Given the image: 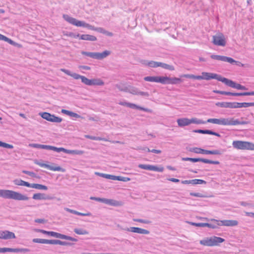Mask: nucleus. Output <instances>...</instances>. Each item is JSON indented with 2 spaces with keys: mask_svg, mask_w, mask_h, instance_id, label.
I'll return each mask as SVG.
<instances>
[{
  "mask_svg": "<svg viewBox=\"0 0 254 254\" xmlns=\"http://www.w3.org/2000/svg\"><path fill=\"white\" fill-rule=\"evenodd\" d=\"M207 123H210L223 126H236L239 125H247L250 123L249 121H240L238 119H235L234 118H220V119H209Z\"/></svg>",
  "mask_w": 254,
  "mask_h": 254,
  "instance_id": "f257e3e1",
  "label": "nucleus"
},
{
  "mask_svg": "<svg viewBox=\"0 0 254 254\" xmlns=\"http://www.w3.org/2000/svg\"><path fill=\"white\" fill-rule=\"evenodd\" d=\"M0 197L5 199H12L16 200H27L29 197L20 192L8 190L0 189Z\"/></svg>",
  "mask_w": 254,
  "mask_h": 254,
  "instance_id": "f03ea898",
  "label": "nucleus"
},
{
  "mask_svg": "<svg viewBox=\"0 0 254 254\" xmlns=\"http://www.w3.org/2000/svg\"><path fill=\"white\" fill-rule=\"evenodd\" d=\"M64 19L70 24L76 26L77 27H84L87 28L88 29L95 31L96 27L92 26L88 23H85L83 21H79L73 17H72L68 15L64 14L63 15Z\"/></svg>",
  "mask_w": 254,
  "mask_h": 254,
  "instance_id": "7ed1b4c3",
  "label": "nucleus"
},
{
  "mask_svg": "<svg viewBox=\"0 0 254 254\" xmlns=\"http://www.w3.org/2000/svg\"><path fill=\"white\" fill-rule=\"evenodd\" d=\"M225 240L222 238L213 236L210 238H206L203 240H200L199 243L203 246H217L219 243L223 242Z\"/></svg>",
  "mask_w": 254,
  "mask_h": 254,
  "instance_id": "20e7f679",
  "label": "nucleus"
},
{
  "mask_svg": "<svg viewBox=\"0 0 254 254\" xmlns=\"http://www.w3.org/2000/svg\"><path fill=\"white\" fill-rule=\"evenodd\" d=\"M81 54L88 57H89L92 59L96 60H102L110 54V52L109 51H105L102 53L98 52H87L82 51Z\"/></svg>",
  "mask_w": 254,
  "mask_h": 254,
  "instance_id": "39448f33",
  "label": "nucleus"
},
{
  "mask_svg": "<svg viewBox=\"0 0 254 254\" xmlns=\"http://www.w3.org/2000/svg\"><path fill=\"white\" fill-rule=\"evenodd\" d=\"M233 146L237 149H251L253 150L254 149V144L252 143L236 140L234 141L232 143Z\"/></svg>",
  "mask_w": 254,
  "mask_h": 254,
  "instance_id": "423d86ee",
  "label": "nucleus"
},
{
  "mask_svg": "<svg viewBox=\"0 0 254 254\" xmlns=\"http://www.w3.org/2000/svg\"><path fill=\"white\" fill-rule=\"evenodd\" d=\"M210 58L213 60H215L219 61H222L224 62H227L231 64H236L237 65H239V64H240V62L234 60L233 58L224 56L211 55L210 56Z\"/></svg>",
  "mask_w": 254,
  "mask_h": 254,
  "instance_id": "0eeeda50",
  "label": "nucleus"
},
{
  "mask_svg": "<svg viewBox=\"0 0 254 254\" xmlns=\"http://www.w3.org/2000/svg\"><path fill=\"white\" fill-rule=\"evenodd\" d=\"M213 92L217 94L222 95H225L228 96H254V91L246 92L241 93H233L231 92L220 91V90H214Z\"/></svg>",
  "mask_w": 254,
  "mask_h": 254,
  "instance_id": "6e6552de",
  "label": "nucleus"
},
{
  "mask_svg": "<svg viewBox=\"0 0 254 254\" xmlns=\"http://www.w3.org/2000/svg\"><path fill=\"white\" fill-rule=\"evenodd\" d=\"M183 161H190L192 162H202L204 163L207 164H215L218 165L220 164V162L218 161H213L204 158H189V157H184L182 158Z\"/></svg>",
  "mask_w": 254,
  "mask_h": 254,
  "instance_id": "1a4fd4ad",
  "label": "nucleus"
},
{
  "mask_svg": "<svg viewBox=\"0 0 254 254\" xmlns=\"http://www.w3.org/2000/svg\"><path fill=\"white\" fill-rule=\"evenodd\" d=\"M201 74H202V77H203V79L207 80L215 79L223 83V80L225 78V77H222L221 75L214 73L202 72Z\"/></svg>",
  "mask_w": 254,
  "mask_h": 254,
  "instance_id": "9d476101",
  "label": "nucleus"
},
{
  "mask_svg": "<svg viewBox=\"0 0 254 254\" xmlns=\"http://www.w3.org/2000/svg\"><path fill=\"white\" fill-rule=\"evenodd\" d=\"M212 221L217 222V224L218 226H235L238 224V222L235 220H218L216 219H212Z\"/></svg>",
  "mask_w": 254,
  "mask_h": 254,
  "instance_id": "9b49d317",
  "label": "nucleus"
},
{
  "mask_svg": "<svg viewBox=\"0 0 254 254\" xmlns=\"http://www.w3.org/2000/svg\"><path fill=\"white\" fill-rule=\"evenodd\" d=\"M223 83H225L226 85H227L229 87L235 88L239 90H245L247 89L246 87L245 86H243L240 84L237 83L235 82L234 81L229 79L228 78H226L225 77L224 79L223 80Z\"/></svg>",
  "mask_w": 254,
  "mask_h": 254,
  "instance_id": "f8f14e48",
  "label": "nucleus"
},
{
  "mask_svg": "<svg viewBox=\"0 0 254 254\" xmlns=\"http://www.w3.org/2000/svg\"><path fill=\"white\" fill-rule=\"evenodd\" d=\"M212 42L216 46H225L226 45V41L222 34L213 36Z\"/></svg>",
  "mask_w": 254,
  "mask_h": 254,
  "instance_id": "ddd939ff",
  "label": "nucleus"
},
{
  "mask_svg": "<svg viewBox=\"0 0 254 254\" xmlns=\"http://www.w3.org/2000/svg\"><path fill=\"white\" fill-rule=\"evenodd\" d=\"M195 153L202 154L221 155L222 154V151L218 149L208 150L198 147H196Z\"/></svg>",
  "mask_w": 254,
  "mask_h": 254,
  "instance_id": "4468645a",
  "label": "nucleus"
},
{
  "mask_svg": "<svg viewBox=\"0 0 254 254\" xmlns=\"http://www.w3.org/2000/svg\"><path fill=\"white\" fill-rule=\"evenodd\" d=\"M138 168L146 170H150L157 171L159 172H162L164 171V168L163 167H158L156 166H154L149 164H139L138 166Z\"/></svg>",
  "mask_w": 254,
  "mask_h": 254,
  "instance_id": "2eb2a0df",
  "label": "nucleus"
},
{
  "mask_svg": "<svg viewBox=\"0 0 254 254\" xmlns=\"http://www.w3.org/2000/svg\"><path fill=\"white\" fill-rule=\"evenodd\" d=\"M50 236L54 237H56L57 238L64 239V240H69V241H73V242H77V241H78L77 239H76L74 238H73L72 237L65 235L64 234H62L61 233H59L53 232V231L50 232Z\"/></svg>",
  "mask_w": 254,
  "mask_h": 254,
  "instance_id": "dca6fc26",
  "label": "nucleus"
},
{
  "mask_svg": "<svg viewBox=\"0 0 254 254\" xmlns=\"http://www.w3.org/2000/svg\"><path fill=\"white\" fill-rule=\"evenodd\" d=\"M122 229L123 230H125V231H128V232H131L136 233L138 234H141L147 235L150 233V232L147 230L138 228V227H131L130 228H122Z\"/></svg>",
  "mask_w": 254,
  "mask_h": 254,
  "instance_id": "f3484780",
  "label": "nucleus"
},
{
  "mask_svg": "<svg viewBox=\"0 0 254 254\" xmlns=\"http://www.w3.org/2000/svg\"><path fill=\"white\" fill-rule=\"evenodd\" d=\"M35 163L41 167H44V168H47L51 171H61L62 172H64L65 171V170L64 169L61 167L60 166L53 167L50 165L43 163H40L38 162H35Z\"/></svg>",
  "mask_w": 254,
  "mask_h": 254,
  "instance_id": "a211bd4d",
  "label": "nucleus"
},
{
  "mask_svg": "<svg viewBox=\"0 0 254 254\" xmlns=\"http://www.w3.org/2000/svg\"><path fill=\"white\" fill-rule=\"evenodd\" d=\"M163 84H177L182 82V80L177 77L163 76Z\"/></svg>",
  "mask_w": 254,
  "mask_h": 254,
  "instance_id": "6ab92c4d",
  "label": "nucleus"
},
{
  "mask_svg": "<svg viewBox=\"0 0 254 254\" xmlns=\"http://www.w3.org/2000/svg\"><path fill=\"white\" fill-rule=\"evenodd\" d=\"M15 238V235L14 233L7 230L0 231V239L8 240Z\"/></svg>",
  "mask_w": 254,
  "mask_h": 254,
  "instance_id": "aec40b11",
  "label": "nucleus"
},
{
  "mask_svg": "<svg viewBox=\"0 0 254 254\" xmlns=\"http://www.w3.org/2000/svg\"><path fill=\"white\" fill-rule=\"evenodd\" d=\"M54 197L43 193H37L33 194L32 198L35 200H51Z\"/></svg>",
  "mask_w": 254,
  "mask_h": 254,
  "instance_id": "412c9836",
  "label": "nucleus"
},
{
  "mask_svg": "<svg viewBox=\"0 0 254 254\" xmlns=\"http://www.w3.org/2000/svg\"><path fill=\"white\" fill-rule=\"evenodd\" d=\"M144 80L146 81L159 82L163 84V76H146Z\"/></svg>",
  "mask_w": 254,
  "mask_h": 254,
  "instance_id": "4be33fe9",
  "label": "nucleus"
},
{
  "mask_svg": "<svg viewBox=\"0 0 254 254\" xmlns=\"http://www.w3.org/2000/svg\"><path fill=\"white\" fill-rule=\"evenodd\" d=\"M177 122L180 127H184L190 124V119L186 118L178 119Z\"/></svg>",
  "mask_w": 254,
  "mask_h": 254,
  "instance_id": "5701e85b",
  "label": "nucleus"
},
{
  "mask_svg": "<svg viewBox=\"0 0 254 254\" xmlns=\"http://www.w3.org/2000/svg\"><path fill=\"white\" fill-rule=\"evenodd\" d=\"M142 64L147 65L151 67H157L160 65V62L154 61H148L146 60H142L141 61Z\"/></svg>",
  "mask_w": 254,
  "mask_h": 254,
  "instance_id": "b1692460",
  "label": "nucleus"
},
{
  "mask_svg": "<svg viewBox=\"0 0 254 254\" xmlns=\"http://www.w3.org/2000/svg\"><path fill=\"white\" fill-rule=\"evenodd\" d=\"M31 250L27 248H7V252L11 253H27L30 252Z\"/></svg>",
  "mask_w": 254,
  "mask_h": 254,
  "instance_id": "393cba45",
  "label": "nucleus"
},
{
  "mask_svg": "<svg viewBox=\"0 0 254 254\" xmlns=\"http://www.w3.org/2000/svg\"><path fill=\"white\" fill-rule=\"evenodd\" d=\"M76 77V79H80L81 82L84 84L88 86H91V79H89L86 77L84 76L80 75L78 74V75H74Z\"/></svg>",
  "mask_w": 254,
  "mask_h": 254,
  "instance_id": "a878e982",
  "label": "nucleus"
},
{
  "mask_svg": "<svg viewBox=\"0 0 254 254\" xmlns=\"http://www.w3.org/2000/svg\"><path fill=\"white\" fill-rule=\"evenodd\" d=\"M127 107H129L131 109H138V110H142L146 112H149V113L151 112V110L149 109L142 107L138 106L135 104L131 103H129V102L128 103Z\"/></svg>",
  "mask_w": 254,
  "mask_h": 254,
  "instance_id": "bb28decb",
  "label": "nucleus"
},
{
  "mask_svg": "<svg viewBox=\"0 0 254 254\" xmlns=\"http://www.w3.org/2000/svg\"><path fill=\"white\" fill-rule=\"evenodd\" d=\"M80 39L90 41H95L97 40V38L93 35L88 34H82L81 35Z\"/></svg>",
  "mask_w": 254,
  "mask_h": 254,
  "instance_id": "cd10ccee",
  "label": "nucleus"
},
{
  "mask_svg": "<svg viewBox=\"0 0 254 254\" xmlns=\"http://www.w3.org/2000/svg\"><path fill=\"white\" fill-rule=\"evenodd\" d=\"M95 31H97L100 33L104 34H105L107 36H110V37H112L114 35L112 32L108 31L102 27H96V28L95 29Z\"/></svg>",
  "mask_w": 254,
  "mask_h": 254,
  "instance_id": "c85d7f7f",
  "label": "nucleus"
},
{
  "mask_svg": "<svg viewBox=\"0 0 254 254\" xmlns=\"http://www.w3.org/2000/svg\"><path fill=\"white\" fill-rule=\"evenodd\" d=\"M103 203L112 206H117L119 205V202L118 201L111 199L104 198Z\"/></svg>",
  "mask_w": 254,
  "mask_h": 254,
  "instance_id": "c756f323",
  "label": "nucleus"
},
{
  "mask_svg": "<svg viewBox=\"0 0 254 254\" xmlns=\"http://www.w3.org/2000/svg\"><path fill=\"white\" fill-rule=\"evenodd\" d=\"M104 84V81L100 78H94L91 79V86H102Z\"/></svg>",
  "mask_w": 254,
  "mask_h": 254,
  "instance_id": "7c9ffc66",
  "label": "nucleus"
},
{
  "mask_svg": "<svg viewBox=\"0 0 254 254\" xmlns=\"http://www.w3.org/2000/svg\"><path fill=\"white\" fill-rule=\"evenodd\" d=\"M254 106V102H250V103H238V108H247L249 107Z\"/></svg>",
  "mask_w": 254,
  "mask_h": 254,
  "instance_id": "2f4dec72",
  "label": "nucleus"
},
{
  "mask_svg": "<svg viewBox=\"0 0 254 254\" xmlns=\"http://www.w3.org/2000/svg\"><path fill=\"white\" fill-rule=\"evenodd\" d=\"M190 122L191 124H195L197 125H200V124H205L206 123V122H205L204 121H202L201 120L197 119L196 118H191L190 119Z\"/></svg>",
  "mask_w": 254,
  "mask_h": 254,
  "instance_id": "473e14b6",
  "label": "nucleus"
},
{
  "mask_svg": "<svg viewBox=\"0 0 254 254\" xmlns=\"http://www.w3.org/2000/svg\"><path fill=\"white\" fill-rule=\"evenodd\" d=\"M73 231L78 235H87L89 234L88 231L83 229L75 228Z\"/></svg>",
  "mask_w": 254,
  "mask_h": 254,
  "instance_id": "72a5a7b5",
  "label": "nucleus"
},
{
  "mask_svg": "<svg viewBox=\"0 0 254 254\" xmlns=\"http://www.w3.org/2000/svg\"><path fill=\"white\" fill-rule=\"evenodd\" d=\"M64 153L67 154H77V155H81L83 154V151L81 150H68L65 149Z\"/></svg>",
  "mask_w": 254,
  "mask_h": 254,
  "instance_id": "f704fd0d",
  "label": "nucleus"
},
{
  "mask_svg": "<svg viewBox=\"0 0 254 254\" xmlns=\"http://www.w3.org/2000/svg\"><path fill=\"white\" fill-rule=\"evenodd\" d=\"M159 66H160L164 69H169L170 70H174V67L173 66L165 64V63H161V62H160Z\"/></svg>",
  "mask_w": 254,
  "mask_h": 254,
  "instance_id": "c9c22d12",
  "label": "nucleus"
},
{
  "mask_svg": "<svg viewBox=\"0 0 254 254\" xmlns=\"http://www.w3.org/2000/svg\"><path fill=\"white\" fill-rule=\"evenodd\" d=\"M41 117L44 119L48 121H50L51 120V118L52 117V114L47 113V112H43L40 113Z\"/></svg>",
  "mask_w": 254,
  "mask_h": 254,
  "instance_id": "e433bc0d",
  "label": "nucleus"
},
{
  "mask_svg": "<svg viewBox=\"0 0 254 254\" xmlns=\"http://www.w3.org/2000/svg\"><path fill=\"white\" fill-rule=\"evenodd\" d=\"M229 102H217L215 104L216 106L224 108H229Z\"/></svg>",
  "mask_w": 254,
  "mask_h": 254,
  "instance_id": "4c0bfd02",
  "label": "nucleus"
},
{
  "mask_svg": "<svg viewBox=\"0 0 254 254\" xmlns=\"http://www.w3.org/2000/svg\"><path fill=\"white\" fill-rule=\"evenodd\" d=\"M62 120H63L61 118L57 117L54 115H52L51 120L49 122L59 123H61L62 121Z\"/></svg>",
  "mask_w": 254,
  "mask_h": 254,
  "instance_id": "58836bf2",
  "label": "nucleus"
},
{
  "mask_svg": "<svg viewBox=\"0 0 254 254\" xmlns=\"http://www.w3.org/2000/svg\"><path fill=\"white\" fill-rule=\"evenodd\" d=\"M61 70L63 71L64 73H65L66 74L70 76L71 77H73L74 79H76L75 76L78 75V74L76 73H72L70 70L66 69H62Z\"/></svg>",
  "mask_w": 254,
  "mask_h": 254,
  "instance_id": "ea45409f",
  "label": "nucleus"
},
{
  "mask_svg": "<svg viewBox=\"0 0 254 254\" xmlns=\"http://www.w3.org/2000/svg\"><path fill=\"white\" fill-rule=\"evenodd\" d=\"M34 189H38V190H47L48 187L45 185H43L39 184H34V186H33Z\"/></svg>",
  "mask_w": 254,
  "mask_h": 254,
  "instance_id": "a19ab883",
  "label": "nucleus"
},
{
  "mask_svg": "<svg viewBox=\"0 0 254 254\" xmlns=\"http://www.w3.org/2000/svg\"><path fill=\"white\" fill-rule=\"evenodd\" d=\"M138 89L135 87H130L128 89V92L133 95H138Z\"/></svg>",
  "mask_w": 254,
  "mask_h": 254,
  "instance_id": "79ce46f5",
  "label": "nucleus"
},
{
  "mask_svg": "<svg viewBox=\"0 0 254 254\" xmlns=\"http://www.w3.org/2000/svg\"><path fill=\"white\" fill-rule=\"evenodd\" d=\"M133 221L134 222H137L146 224H149L151 223L150 221H149L148 220H146V219H133Z\"/></svg>",
  "mask_w": 254,
  "mask_h": 254,
  "instance_id": "37998d69",
  "label": "nucleus"
},
{
  "mask_svg": "<svg viewBox=\"0 0 254 254\" xmlns=\"http://www.w3.org/2000/svg\"><path fill=\"white\" fill-rule=\"evenodd\" d=\"M191 181L192 182V185L206 184V182L205 181L200 179H193L191 180Z\"/></svg>",
  "mask_w": 254,
  "mask_h": 254,
  "instance_id": "c03bdc74",
  "label": "nucleus"
},
{
  "mask_svg": "<svg viewBox=\"0 0 254 254\" xmlns=\"http://www.w3.org/2000/svg\"><path fill=\"white\" fill-rule=\"evenodd\" d=\"M32 242L36 243L47 244V239L35 238L32 240Z\"/></svg>",
  "mask_w": 254,
  "mask_h": 254,
  "instance_id": "a18cd8bd",
  "label": "nucleus"
},
{
  "mask_svg": "<svg viewBox=\"0 0 254 254\" xmlns=\"http://www.w3.org/2000/svg\"><path fill=\"white\" fill-rule=\"evenodd\" d=\"M0 146L9 149L13 148V146L12 145L2 142L1 141H0Z\"/></svg>",
  "mask_w": 254,
  "mask_h": 254,
  "instance_id": "49530a36",
  "label": "nucleus"
},
{
  "mask_svg": "<svg viewBox=\"0 0 254 254\" xmlns=\"http://www.w3.org/2000/svg\"><path fill=\"white\" fill-rule=\"evenodd\" d=\"M56 245H60L62 246H71L72 245V244H71L69 242H65V241H62L59 240H57Z\"/></svg>",
  "mask_w": 254,
  "mask_h": 254,
  "instance_id": "de8ad7c7",
  "label": "nucleus"
},
{
  "mask_svg": "<svg viewBox=\"0 0 254 254\" xmlns=\"http://www.w3.org/2000/svg\"><path fill=\"white\" fill-rule=\"evenodd\" d=\"M194 132L210 134V130L208 129H196L193 131Z\"/></svg>",
  "mask_w": 254,
  "mask_h": 254,
  "instance_id": "09e8293b",
  "label": "nucleus"
},
{
  "mask_svg": "<svg viewBox=\"0 0 254 254\" xmlns=\"http://www.w3.org/2000/svg\"><path fill=\"white\" fill-rule=\"evenodd\" d=\"M13 183L16 185L23 186L24 185L25 181L21 179H15L13 181Z\"/></svg>",
  "mask_w": 254,
  "mask_h": 254,
  "instance_id": "8fccbe9b",
  "label": "nucleus"
},
{
  "mask_svg": "<svg viewBox=\"0 0 254 254\" xmlns=\"http://www.w3.org/2000/svg\"><path fill=\"white\" fill-rule=\"evenodd\" d=\"M51 150H54L55 151H56L57 152H64V153L65 151V148L63 147H57L53 146H52L51 147Z\"/></svg>",
  "mask_w": 254,
  "mask_h": 254,
  "instance_id": "3c124183",
  "label": "nucleus"
},
{
  "mask_svg": "<svg viewBox=\"0 0 254 254\" xmlns=\"http://www.w3.org/2000/svg\"><path fill=\"white\" fill-rule=\"evenodd\" d=\"M116 180L123 181V182H127L130 180V179L127 177H124L122 176H116Z\"/></svg>",
  "mask_w": 254,
  "mask_h": 254,
  "instance_id": "603ef678",
  "label": "nucleus"
},
{
  "mask_svg": "<svg viewBox=\"0 0 254 254\" xmlns=\"http://www.w3.org/2000/svg\"><path fill=\"white\" fill-rule=\"evenodd\" d=\"M22 173H23L24 174H27L32 177H33V178H36L37 177L36 174L33 172H30V171H28L23 170V171H22Z\"/></svg>",
  "mask_w": 254,
  "mask_h": 254,
  "instance_id": "864d4df0",
  "label": "nucleus"
},
{
  "mask_svg": "<svg viewBox=\"0 0 254 254\" xmlns=\"http://www.w3.org/2000/svg\"><path fill=\"white\" fill-rule=\"evenodd\" d=\"M85 137L87 138H89V139H91L92 140H103L101 137L94 136H91V135H85Z\"/></svg>",
  "mask_w": 254,
  "mask_h": 254,
  "instance_id": "5fc2aeb1",
  "label": "nucleus"
},
{
  "mask_svg": "<svg viewBox=\"0 0 254 254\" xmlns=\"http://www.w3.org/2000/svg\"><path fill=\"white\" fill-rule=\"evenodd\" d=\"M190 224L196 227H204V223H195V222H190Z\"/></svg>",
  "mask_w": 254,
  "mask_h": 254,
  "instance_id": "6e6d98bb",
  "label": "nucleus"
},
{
  "mask_svg": "<svg viewBox=\"0 0 254 254\" xmlns=\"http://www.w3.org/2000/svg\"><path fill=\"white\" fill-rule=\"evenodd\" d=\"M229 108H238V102H229Z\"/></svg>",
  "mask_w": 254,
  "mask_h": 254,
  "instance_id": "4d7b16f0",
  "label": "nucleus"
},
{
  "mask_svg": "<svg viewBox=\"0 0 254 254\" xmlns=\"http://www.w3.org/2000/svg\"><path fill=\"white\" fill-rule=\"evenodd\" d=\"M64 210L65 211H66L67 212H68L69 213H72V214L78 215L79 212L77 211L76 210H73V209H69V208H66V207L64 208Z\"/></svg>",
  "mask_w": 254,
  "mask_h": 254,
  "instance_id": "13d9d810",
  "label": "nucleus"
},
{
  "mask_svg": "<svg viewBox=\"0 0 254 254\" xmlns=\"http://www.w3.org/2000/svg\"><path fill=\"white\" fill-rule=\"evenodd\" d=\"M180 76L181 77H186L195 79V75L193 74H182Z\"/></svg>",
  "mask_w": 254,
  "mask_h": 254,
  "instance_id": "bf43d9fd",
  "label": "nucleus"
},
{
  "mask_svg": "<svg viewBox=\"0 0 254 254\" xmlns=\"http://www.w3.org/2000/svg\"><path fill=\"white\" fill-rule=\"evenodd\" d=\"M190 195L191 196L199 197H203L204 196L203 194L199 192H190Z\"/></svg>",
  "mask_w": 254,
  "mask_h": 254,
  "instance_id": "052dcab7",
  "label": "nucleus"
},
{
  "mask_svg": "<svg viewBox=\"0 0 254 254\" xmlns=\"http://www.w3.org/2000/svg\"><path fill=\"white\" fill-rule=\"evenodd\" d=\"M90 199L91 200H96V201L103 203V200H104V198H100V197L91 196V197H90Z\"/></svg>",
  "mask_w": 254,
  "mask_h": 254,
  "instance_id": "680f3d73",
  "label": "nucleus"
},
{
  "mask_svg": "<svg viewBox=\"0 0 254 254\" xmlns=\"http://www.w3.org/2000/svg\"><path fill=\"white\" fill-rule=\"evenodd\" d=\"M29 146L30 147H33V148H35L41 149L42 144H37V143H32V144H29Z\"/></svg>",
  "mask_w": 254,
  "mask_h": 254,
  "instance_id": "e2e57ef3",
  "label": "nucleus"
},
{
  "mask_svg": "<svg viewBox=\"0 0 254 254\" xmlns=\"http://www.w3.org/2000/svg\"><path fill=\"white\" fill-rule=\"evenodd\" d=\"M105 178L107 179L112 180H116V176L106 174Z\"/></svg>",
  "mask_w": 254,
  "mask_h": 254,
  "instance_id": "0e129e2a",
  "label": "nucleus"
},
{
  "mask_svg": "<svg viewBox=\"0 0 254 254\" xmlns=\"http://www.w3.org/2000/svg\"><path fill=\"white\" fill-rule=\"evenodd\" d=\"M204 227H207L212 229H216L217 228V226L216 225L209 224L208 223H204Z\"/></svg>",
  "mask_w": 254,
  "mask_h": 254,
  "instance_id": "69168bd1",
  "label": "nucleus"
},
{
  "mask_svg": "<svg viewBox=\"0 0 254 254\" xmlns=\"http://www.w3.org/2000/svg\"><path fill=\"white\" fill-rule=\"evenodd\" d=\"M10 39L7 38V37L0 34V40H3L8 43Z\"/></svg>",
  "mask_w": 254,
  "mask_h": 254,
  "instance_id": "338daca9",
  "label": "nucleus"
},
{
  "mask_svg": "<svg viewBox=\"0 0 254 254\" xmlns=\"http://www.w3.org/2000/svg\"><path fill=\"white\" fill-rule=\"evenodd\" d=\"M138 95L145 97H148L149 96V94L148 92H142L140 91H138Z\"/></svg>",
  "mask_w": 254,
  "mask_h": 254,
  "instance_id": "774afa93",
  "label": "nucleus"
}]
</instances>
